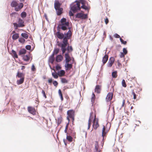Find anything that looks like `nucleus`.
<instances>
[{
  "label": "nucleus",
  "instance_id": "obj_1",
  "mask_svg": "<svg viewBox=\"0 0 152 152\" xmlns=\"http://www.w3.org/2000/svg\"><path fill=\"white\" fill-rule=\"evenodd\" d=\"M65 34V36L64 37V34L61 33L59 31L56 33V35L58 39H61L63 38L62 43H60L58 44V45L61 48V50L63 54H64L66 51V47L68 44V40L72 36L70 30H69Z\"/></svg>",
  "mask_w": 152,
  "mask_h": 152
},
{
  "label": "nucleus",
  "instance_id": "obj_2",
  "mask_svg": "<svg viewBox=\"0 0 152 152\" xmlns=\"http://www.w3.org/2000/svg\"><path fill=\"white\" fill-rule=\"evenodd\" d=\"M12 7H15V10L16 12L20 11L23 7L24 4L22 2L18 3L15 0L12 1L10 4Z\"/></svg>",
  "mask_w": 152,
  "mask_h": 152
},
{
  "label": "nucleus",
  "instance_id": "obj_3",
  "mask_svg": "<svg viewBox=\"0 0 152 152\" xmlns=\"http://www.w3.org/2000/svg\"><path fill=\"white\" fill-rule=\"evenodd\" d=\"M81 9L80 5L78 1H76L73 3L71 7V10L74 13H76Z\"/></svg>",
  "mask_w": 152,
  "mask_h": 152
},
{
  "label": "nucleus",
  "instance_id": "obj_4",
  "mask_svg": "<svg viewBox=\"0 0 152 152\" xmlns=\"http://www.w3.org/2000/svg\"><path fill=\"white\" fill-rule=\"evenodd\" d=\"M18 24H17L16 23H13L14 28L16 30L19 27H23L25 26L24 24V21L20 18L18 19Z\"/></svg>",
  "mask_w": 152,
  "mask_h": 152
},
{
  "label": "nucleus",
  "instance_id": "obj_5",
  "mask_svg": "<svg viewBox=\"0 0 152 152\" xmlns=\"http://www.w3.org/2000/svg\"><path fill=\"white\" fill-rule=\"evenodd\" d=\"M69 23L68 22L64 24H59L58 27V28L59 29H61L63 30H66L69 27Z\"/></svg>",
  "mask_w": 152,
  "mask_h": 152
},
{
  "label": "nucleus",
  "instance_id": "obj_6",
  "mask_svg": "<svg viewBox=\"0 0 152 152\" xmlns=\"http://www.w3.org/2000/svg\"><path fill=\"white\" fill-rule=\"evenodd\" d=\"M76 17L82 19H85L88 18V15L83 13H78L76 15Z\"/></svg>",
  "mask_w": 152,
  "mask_h": 152
},
{
  "label": "nucleus",
  "instance_id": "obj_7",
  "mask_svg": "<svg viewBox=\"0 0 152 152\" xmlns=\"http://www.w3.org/2000/svg\"><path fill=\"white\" fill-rule=\"evenodd\" d=\"M93 128L95 129H96L99 126V124L98 123V120H96V115L94 116V118L93 121Z\"/></svg>",
  "mask_w": 152,
  "mask_h": 152
},
{
  "label": "nucleus",
  "instance_id": "obj_8",
  "mask_svg": "<svg viewBox=\"0 0 152 152\" xmlns=\"http://www.w3.org/2000/svg\"><path fill=\"white\" fill-rule=\"evenodd\" d=\"M28 111L34 115L36 114V111L34 107L29 106L27 107Z\"/></svg>",
  "mask_w": 152,
  "mask_h": 152
},
{
  "label": "nucleus",
  "instance_id": "obj_9",
  "mask_svg": "<svg viewBox=\"0 0 152 152\" xmlns=\"http://www.w3.org/2000/svg\"><path fill=\"white\" fill-rule=\"evenodd\" d=\"M113 93L112 92H109L108 93L106 98V100L107 102L110 101L113 99Z\"/></svg>",
  "mask_w": 152,
  "mask_h": 152
},
{
  "label": "nucleus",
  "instance_id": "obj_10",
  "mask_svg": "<svg viewBox=\"0 0 152 152\" xmlns=\"http://www.w3.org/2000/svg\"><path fill=\"white\" fill-rule=\"evenodd\" d=\"M75 111L73 110H69L67 111V115L70 118L75 116Z\"/></svg>",
  "mask_w": 152,
  "mask_h": 152
},
{
  "label": "nucleus",
  "instance_id": "obj_11",
  "mask_svg": "<svg viewBox=\"0 0 152 152\" xmlns=\"http://www.w3.org/2000/svg\"><path fill=\"white\" fill-rule=\"evenodd\" d=\"M115 61L114 58L113 57L110 58L107 64V66L109 67H111Z\"/></svg>",
  "mask_w": 152,
  "mask_h": 152
},
{
  "label": "nucleus",
  "instance_id": "obj_12",
  "mask_svg": "<svg viewBox=\"0 0 152 152\" xmlns=\"http://www.w3.org/2000/svg\"><path fill=\"white\" fill-rule=\"evenodd\" d=\"M68 134L71 135L75 138H76V133L72 129H69L68 131Z\"/></svg>",
  "mask_w": 152,
  "mask_h": 152
},
{
  "label": "nucleus",
  "instance_id": "obj_13",
  "mask_svg": "<svg viewBox=\"0 0 152 152\" xmlns=\"http://www.w3.org/2000/svg\"><path fill=\"white\" fill-rule=\"evenodd\" d=\"M64 57L65 58V60L66 63H69L71 60V58L68 53H66L65 54Z\"/></svg>",
  "mask_w": 152,
  "mask_h": 152
},
{
  "label": "nucleus",
  "instance_id": "obj_14",
  "mask_svg": "<svg viewBox=\"0 0 152 152\" xmlns=\"http://www.w3.org/2000/svg\"><path fill=\"white\" fill-rule=\"evenodd\" d=\"M101 86L99 85H96L94 89L95 92L97 94L100 93L101 90Z\"/></svg>",
  "mask_w": 152,
  "mask_h": 152
},
{
  "label": "nucleus",
  "instance_id": "obj_15",
  "mask_svg": "<svg viewBox=\"0 0 152 152\" xmlns=\"http://www.w3.org/2000/svg\"><path fill=\"white\" fill-rule=\"evenodd\" d=\"M72 64H69V63H66L65 65V69L66 70H69L72 68Z\"/></svg>",
  "mask_w": 152,
  "mask_h": 152
},
{
  "label": "nucleus",
  "instance_id": "obj_16",
  "mask_svg": "<svg viewBox=\"0 0 152 152\" xmlns=\"http://www.w3.org/2000/svg\"><path fill=\"white\" fill-rule=\"evenodd\" d=\"M55 10H56L57 15H61L63 12V10L62 8L60 7Z\"/></svg>",
  "mask_w": 152,
  "mask_h": 152
},
{
  "label": "nucleus",
  "instance_id": "obj_17",
  "mask_svg": "<svg viewBox=\"0 0 152 152\" xmlns=\"http://www.w3.org/2000/svg\"><path fill=\"white\" fill-rule=\"evenodd\" d=\"M106 127L105 126H103V128L102 130V136L103 137V140L104 139V136H105L107 132V131H105Z\"/></svg>",
  "mask_w": 152,
  "mask_h": 152
},
{
  "label": "nucleus",
  "instance_id": "obj_18",
  "mask_svg": "<svg viewBox=\"0 0 152 152\" xmlns=\"http://www.w3.org/2000/svg\"><path fill=\"white\" fill-rule=\"evenodd\" d=\"M63 57L61 55H58L56 57V61L58 62L61 61L63 59Z\"/></svg>",
  "mask_w": 152,
  "mask_h": 152
},
{
  "label": "nucleus",
  "instance_id": "obj_19",
  "mask_svg": "<svg viewBox=\"0 0 152 152\" xmlns=\"http://www.w3.org/2000/svg\"><path fill=\"white\" fill-rule=\"evenodd\" d=\"M61 4H60L58 1H55L54 3V8L55 9L60 8Z\"/></svg>",
  "mask_w": 152,
  "mask_h": 152
},
{
  "label": "nucleus",
  "instance_id": "obj_20",
  "mask_svg": "<svg viewBox=\"0 0 152 152\" xmlns=\"http://www.w3.org/2000/svg\"><path fill=\"white\" fill-rule=\"evenodd\" d=\"M16 76V77H18L19 78H25V74L23 73L20 72H19L18 71L17 72Z\"/></svg>",
  "mask_w": 152,
  "mask_h": 152
},
{
  "label": "nucleus",
  "instance_id": "obj_21",
  "mask_svg": "<svg viewBox=\"0 0 152 152\" xmlns=\"http://www.w3.org/2000/svg\"><path fill=\"white\" fill-rule=\"evenodd\" d=\"M65 72L64 70H61L58 72V74L59 77H62L64 75Z\"/></svg>",
  "mask_w": 152,
  "mask_h": 152
},
{
  "label": "nucleus",
  "instance_id": "obj_22",
  "mask_svg": "<svg viewBox=\"0 0 152 152\" xmlns=\"http://www.w3.org/2000/svg\"><path fill=\"white\" fill-rule=\"evenodd\" d=\"M26 52V50L25 49H20L19 51V55H21L25 54Z\"/></svg>",
  "mask_w": 152,
  "mask_h": 152
},
{
  "label": "nucleus",
  "instance_id": "obj_23",
  "mask_svg": "<svg viewBox=\"0 0 152 152\" xmlns=\"http://www.w3.org/2000/svg\"><path fill=\"white\" fill-rule=\"evenodd\" d=\"M108 59V56L107 55H105L104 56L103 58L102 61L103 64H105L107 62Z\"/></svg>",
  "mask_w": 152,
  "mask_h": 152
},
{
  "label": "nucleus",
  "instance_id": "obj_24",
  "mask_svg": "<svg viewBox=\"0 0 152 152\" xmlns=\"http://www.w3.org/2000/svg\"><path fill=\"white\" fill-rule=\"evenodd\" d=\"M54 60L55 59L54 54H52L49 57V61L51 64H53L54 62Z\"/></svg>",
  "mask_w": 152,
  "mask_h": 152
},
{
  "label": "nucleus",
  "instance_id": "obj_25",
  "mask_svg": "<svg viewBox=\"0 0 152 152\" xmlns=\"http://www.w3.org/2000/svg\"><path fill=\"white\" fill-rule=\"evenodd\" d=\"M24 78H20V79L17 81V83L18 85H20L22 84L24 81Z\"/></svg>",
  "mask_w": 152,
  "mask_h": 152
},
{
  "label": "nucleus",
  "instance_id": "obj_26",
  "mask_svg": "<svg viewBox=\"0 0 152 152\" xmlns=\"http://www.w3.org/2000/svg\"><path fill=\"white\" fill-rule=\"evenodd\" d=\"M19 37V34L18 33L14 34L12 36V38L13 40H15Z\"/></svg>",
  "mask_w": 152,
  "mask_h": 152
},
{
  "label": "nucleus",
  "instance_id": "obj_27",
  "mask_svg": "<svg viewBox=\"0 0 152 152\" xmlns=\"http://www.w3.org/2000/svg\"><path fill=\"white\" fill-rule=\"evenodd\" d=\"M68 45V46L67 48H66V50H68V53H69V52H72L73 50V49L72 46H69V44H68L67 45Z\"/></svg>",
  "mask_w": 152,
  "mask_h": 152
},
{
  "label": "nucleus",
  "instance_id": "obj_28",
  "mask_svg": "<svg viewBox=\"0 0 152 152\" xmlns=\"http://www.w3.org/2000/svg\"><path fill=\"white\" fill-rule=\"evenodd\" d=\"M92 119V117H91V115L90 116V117L88 121V129H90V128L91 126V123L92 122L91 119Z\"/></svg>",
  "mask_w": 152,
  "mask_h": 152
},
{
  "label": "nucleus",
  "instance_id": "obj_29",
  "mask_svg": "<svg viewBox=\"0 0 152 152\" xmlns=\"http://www.w3.org/2000/svg\"><path fill=\"white\" fill-rule=\"evenodd\" d=\"M112 76L113 78H116L118 76L117 72L116 71L113 72L112 73Z\"/></svg>",
  "mask_w": 152,
  "mask_h": 152
},
{
  "label": "nucleus",
  "instance_id": "obj_30",
  "mask_svg": "<svg viewBox=\"0 0 152 152\" xmlns=\"http://www.w3.org/2000/svg\"><path fill=\"white\" fill-rule=\"evenodd\" d=\"M12 54L13 57L14 58H18V56L16 52L14 50H12Z\"/></svg>",
  "mask_w": 152,
  "mask_h": 152
},
{
  "label": "nucleus",
  "instance_id": "obj_31",
  "mask_svg": "<svg viewBox=\"0 0 152 152\" xmlns=\"http://www.w3.org/2000/svg\"><path fill=\"white\" fill-rule=\"evenodd\" d=\"M81 7V8H82L83 9H84L85 10H87L88 12L89 11V9H90V8H89L87 6H86L85 5V4H84L83 5H82V6L81 7Z\"/></svg>",
  "mask_w": 152,
  "mask_h": 152
},
{
  "label": "nucleus",
  "instance_id": "obj_32",
  "mask_svg": "<svg viewBox=\"0 0 152 152\" xmlns=\"http://www.w3.org/2000/svg\"><path fill=\"white\" fill-rule=\"evenodd\" d=\"M60 23H61L60 24H63L65 23H67V22H66V18H63L61 19Z\"/></svg>",
  "mask_w": 152,
  "mask_h": 152
},
{
  "label": "nucleus",
  "instance_id": "obj_33",
  "mask_svg": "<svg viewBox=\"0 0 152 152\" xmlns=\"http://www.w3.org/2000/svg\"><path fill=\"white\" fill-rule=\"evenodd\" d=\"M95 99V96L94 93L92 94V96L91 99V102H92V104H93L94 102V101Z\"/></svg>",
  "mask_w": 152,
  "mask_h": 152
},
{
  "label": "nucleus",
  "instance_id": "obj_34",
  "mask_svg": "<svg viewBox=\"0 0 152 152\" xmlns=\"http://www.w3.org/2000/svg\"><path fill=\"white\" fill-rule=\"evenodd\" d=\"M23 60L26 61H28L30 59L29 57L27 55L24 56L23 57Z\"/></svg>",
  "mask_w": 152,
  "mask_h": 152
},
{
  "label": "nucleus",
  "instance_id": "obj_35",
  "mask_svg": "<svg viewBox=\"0 0 152 152\" xmlns=\"http://www.w3.org/2000/svg\"><path fill=\"white\" fill-rule=\"evenodd\" d=\"M61 82L62 83H67L68 82V81L65 78H61Z\"/></svg>",
  "mask_w": 152,
  "mask_h": 152
},
{
  "label": "nucleus",
  "instance_id": "obj_36",
  "mask_svg": "<svg viewBox=\"0 0 152 152\" xmlns=\"http://www.w3.org/2000/svg\"><path fill=\"white\" fill-rule=\"evenodd\" d=\"M52 75L53 77L55 79L58 78V76H59L58 73L57 74L56 72H53L52 73Z\"/></svg>",
  "mask_w": 152,
  "mask_h": 152
},
{
  "label": "nucleus",
  "instance_id": "obj_37",
  "mask_svg": "<svg viewBox=\"0 0 152 152\" xmlns=\"http://www.w3.org/2000/svg\"><path fill=\"white\" fill-rule=\"evenodd\" d=\"M95 149L96 150V151L95 152H97L98 148H99V145H98V143L96 141L95 143Z\"/></svg>",
  "mask_w": 152,
  "mask_h": 152
},
{
  "label": "nucleus",
  "instance_id": "obj_38",
  "mask_svg": "<svg viewBox=\"0 0 152 152\" xmlns=\"http://www.w3.org/2000/svg\"><path fill=\"white\" fill-rule=\"evenodd\" d=\"M21 36L26 39H27L28 37V34L26 33H22L21 34Z\"/></svg>",
  "mask_w": 152,
  "mask_h": 152
},
{
  "label": "nucleus",
  "instance_id": "obj_39",
  "mask_svg": "<svg viewBox=\"0 0 152 152\" xmlns=\"http://www.w3.org/2000/svg\"><path fill=\"white\" fill-rule=\"evenodd\" d=\"M20 15L22 18H25L26 17L27 14L26 12H23L21 13Z\"/></svg>",
  "mask_w": 152,
  "mask_h": 152
},
{
  "label": "nucleus",
  "instance_id": "obj_40",
  "mask_svg": "<svg viewBox=\"0 0 152 152\" xmlns=\"http://www.w3.org/2000/svg\"><path fill=\"white\" fill-rule=\"evenodd\" d=\"M62 121V118L61 117H60L58 118L57 119V124H60Z\"/></svg>",
  "mask_w": 152,
  "mask_h": 152
},
{
  "label": "nucleus",
  "instance_id": "obj_41",
  "mask_svg": "<svg viewBox=\"0 0 152 152\" xmlns=\"http://www.w3.org/2000/svg\"><path fill=\"white\" fill-rule=\"evenodd\" d=\"M66 138L67 140L69 142H72V138L70 136L67 135Z\"/></svg>",
  "mask_w": 152,
  "mask_h": 152
},
{
  "label": "nucleus",
  "instance_id": "obj_42",
  "mask_svg": "<svg viewBox=\"0 0 152 152\" xmlns=\"http://www.w3.org/2000/svg\"><path fill=\"white\" fill-rule=\"evenodd\" d=\"M59 52V49H56L54 50V52H53V53L52 54H54V56L55 54H57Z\"/></svg>",
  "mask_w": 152,
  "mask_h": 152
},
{
  "label": "nucleus",
  "instance_id": "obj_43",
  "mask_svg": "<svg viewBox=\"0 0 152 152\" xmlns=\"http://www.w3.org/2000/svg\"><path fill=\"white\" fill-rule=\"evenodd\" d=\"M122 85L123 87L126 88V84L124 80L123 79L122 81Z\"/></svg>",
  "mask_w": 152,
  "mask_h": 152
},
{
  "label": "nucleus",
  "instance_id": "obj_44",
  "mask_svg": "<svg viewBox=\"0 0 152 152\" xmlns=\"http://www.w3.org/2000/svg\"><path fill=\"white\" fill-rule=\"evenodd\" d=\"M18 41L20 43H24L25 42V40L23 38H19Z\"/></svg>",
  "mask_w": 152,
  "mask_h": 152
},
{
  "label": "nucleus",
  "instance_id": "obj_45",
  "mask_svg": "<svg viewBox=\"0 0 152 152\" xmlns=\"http://www.w3.org/2000/svg\"><path fill=\"white\" fill-rule=\"evenodd\" d=\"M120 39L121 42L122 44H123L124 45H126L127 42L126 41H124V40L121 38H120Z\"/></svg>",
  "mask_w": 152,
  "mask_h": 152
},
{
  "label": "nucleus",
  "instance_id": "obj_46",
  "mask_svg": "<svg viewBox=\"0 0 152 152\" xmlns=\"http://www.w3.org/2000/svg\"><path fill=\"white\" fill-rule=\"evenodd\" d=\"M79 2L80 3V4H81L82 5L85 4V0H79Z\"/></svg>",
  "mask_w": 152,
  "mask_h": 152
},
{
  "label": "nucleus",
  "instance_id": "obj_47",
  "mask_svg": "<svg viewBox=\"0 0 152 152\" xmlns=\"http://www.w3.org/2000/svg\"><path fill=\"white\" fill-rule=\"evenodd\" d=\"M53 84L54 86H55L56 87H57V86L58 84V83L57 81L54 80L53 81Z\"/></svg>",
  "mask_w": 152,
  "mask_h": 152
},
{
  "label": "nucleus",
  "instance_id": "obj_48",
  "mask_svg": "<svg viewBox=\"0 0 152 152\" xmlns=\"http://www.w3.org/2000/svg\"><path fill=\"white\" fill-rule=\"evenodd\" d=\"M42 94L43 95V96L44 97V98H47V96L46 95V94H45V91H44V90H42Z\"/></svg>",
  "mask_w": 152,
  "mask_h": 152
},
{
  "label": "nucleus",
  "instance_id": "obj_49",
  "mask_svg": "<svg viewBox=\"0 0 152 152\" xmlns=\"http://www.w3.org/2000/svg\"><path fill=\"white\" fill-rule=\"evenodd\" d=\"M117 64L118 67H120L122 66V64L120 63V62L119 60H117Z\"/></svg>",
  "mask_w": 152,
  "mask_h": 152
},
{
  "label": "nucleus",
  "instance_id": "obj_50",
  "mask_svg": "<svg viewBox=\"0 0 152 152\" xmlns=\"http://www.w3.org/2000/svg\"><path fill=\"white\" fill-rule=\"evenodd\" d=\"M123 53H124L125 55H126L127 53V51L125 48H124L123 50Z\"/></svg>",
  "mask_w": 152,
  "mask_h": 152
},
{
  "label": "nucleus",
  "instance_id": "obj_51",
  "mask_svg": "<svg viewBox=\"0 0 152 152\" xmlns=\"http://www.w3.org/2000/svg\"><path fill=\"white\" fill-rule=\"evenodd\" d=\"M132 94L133 95V99H136V95L134 92V90H133L132 92Z\"/></svg>",
  "mask_w": 152,
  "mask_h": 152
},
{
  "label": "nucleus",
  "instance_id": "obj_52",
  "mask_svg": "<svg viewBox=\"0 0 152 152\" xmlns=\"http://www.w3.org/2000/svg\"><path fill=\"white\" fill-rule=\"evenodd\" d=\"M125 55L124 53L121 52L120 53V56L121 58H123L124 57Z\"/></svg>",
  "mask_w": 152,
  "mask_h": 152
},
{
  "label": "nucleus",
  "instance_id": "obj_53",
  "mask_svg": "<svg viewBox=\"0 0 152 152\" xmlns=\"http://www.w3.org/2000/svg\"><path fill=\"white\" fill-rule=\"evenodd\" d=\"M31 46L30 45H27L26 46V48L28 50H30L31 48Z\"/></svg>",
  "mask_w": 152,
  "mask_h": 152
},
{
  "label": "nucleus",
  "instance_id": "obj_54",
  "mask_svg": "<svg viewBox=\"0 0 152 152\" xmlns=\"http://www.w3.org/2000/svg\"><path fill=\"white\" fill-rule=\"evenodd\" d=\"M61 67L59 65H57L56 66V69L57 70H59L61 69Z\"/></svg>",
  "mask_w": 152,
  "mask_h": 152
},
{
  "label": "nucleus",
  "instance_id": "obj_55",
  "mask_svg": "<svg viewBox=\"0 0 152 152\" xmlns=\"http://www.w3.org/2000/svg\"><path fill=\"white\" fill-rule=\"evenodd\" d=\"M31 70L32 71H35L36 70V69L34 65H32L31 68Z\"/></svg>",
  "mask_w": 152,
  "mask_h": 152
},
{
  "label": "nucleus",
  "instance_id": "obj_56",
  "mask_svg": "<svg viewBox=\"0 0 152 152\" xmlns=\"http://www.w3.org/2000/svg\"><path fill=\"white\" fill-rule=\"evenodd\" d=\"M104 22L106 24H107L109 22V20L107 18H106L105 19Z\"/></svg>",
  "mask_w": 152,
  "mask_h": 152
},
{
  "label": "nucleus",
  "instance_id": "obj_57",
  "mask_svg": "<svg viewBox=\"0 0 152 152\" xmlns=\"http://www.w3.org/2000/svg\"><path fill=\"white\" fill-rule=\"evenodd\" d=\"M72 11H70L69 12V15L70 16H73L74 15L73 13L72 12Z\"/></svg>",
  "mask_w": 152,
  "mask_h": 152
},
{
  "label": "nucleus",
  "instance_id": "obj_58",
  "mask_svg": "<svg viewBox=\"0 0 152 152\" xmlns=\"http://www.w3.org/2000/svg\"><path fill=\"white\" fill-rule=\"evenodd\" d=\"M58 93L59 95L60 96H62V94L61 91L60 89H59L58 91Z\"/></svg>",
  "mask_w": 152,
  "mask_h": 152
},
{
  "label": "nucleus",
  "instance_id": "obj_59",
  "mask_svg": "<svg viewBox=\"0 0 152 152\" xmlns=\"http://www.w3.org/2000/svg\"><path fill=\"white\" fill-rule=\"evenodd\" d=\"M114 36L116 38H119L120 37V36L117 34H115L114 35Z\"/></svg>",
  "mask_w": 152,
  "mask_h": 152
},
{
  "label": "nucleus",
  "instance_id": "obj_60",
  "mask_svg": "<svg viewBox=\"0 0 152 152\" xmlns=\"http://www.w3.org/2000/svg\"><path fill=\"white\" fill-rule=\"evenodd\" d=\"M18 13L15 12H13L12 13H11L10 15V16L13 17L16 14H17Z\"/></svg>",
  "mask_w": 152,
  "mask_h": 152
},
{
  "label": "nucleus",
  "instance_id": "obj_61",
  "mask_svg": "<svg viewBox=\"0 0 152 152\" xmlns=\"http://www.w3.org/2000/svg\"><path fill=\"white\" fill-rule=\"evenodd\" d=\"M125 99H124L123 101L122 104L121 105L122 107H123L124 106V105H125Z\"/></svg>",
  "mask_w": 152,
  "mask_h": 152
},
{
  "label": "nucleus",
  "instance_id": "obj_62",
  "mask_svg": "<svg viewBox=\"0 0 152 152\" xmlns=\"http://www.w3.org/2000/svg\"><path fill=\"white\" fill-rule=\"evenodd\" d=\"M52 82V78H49L48 80V82L50 83H51Z\"/></svg>",
  "mask_w": 152,
  "mask_h": 152
},
{
  "label": "nucleus",
  "instance_id": "obj_63",
  "mask_svg": "<svg viewBox=\"0 0 152 152\" xmlns=\"http://www.w3.org/2000/svg\"><path fill=\"white\" fill-rule=\"evenodd\" d=\"M69 123H67L66 125L65 129H68L69 125Z\"/></svg>",
  "mask_w": 152,
  "mask_h": 152
},
{
  "label": "nucleus",
  "instance_id": "obj_64",
  "mask_svg": "<svg viewBox=\"0 0 152 152\" xmlns=\"http://www.w3.org/2000/svg\"><path fill=\"white\" fill-rule=\"evenodd\" d=\"M69 118H70L68 116L67 117V119L68 120V123H69V122L70 121Z\"/></svg>",
  "mask_w": 152,
  "mask_h": 152
}]
</instances>
